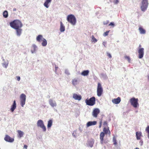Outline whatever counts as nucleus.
<instances>
[{
  "mask_svg": "<svg viewBox=\"0 0 149 149\" xmlns=\"http://www.w3.org/2000/svg\"><path fill=\"white\" fill-rule=\"evenodd\" d=\"M37 125L38 127H40L42 129L43 132L46 131V127L44 125L43 121L42 120H38L37 122Z\"/></svg>",
  "mask_w": 149,
  "mask_h": 149,
  "instance_id": "obj_6",
  "label": "nucleus"
},
{
  "mask_svg": "<svg viewBox=\"0 0 149 149\" xmlns=\"http://www.w3.org/2000/svg\"><path fill=\"white\" fill-rule=\"evenodd\" d=\"M60 30L61 32H63L65 31V26L62 22H60Z\"/></svg>",
  "mask_w": 149,
  "mask_h": 149,
  "instance_id": "obj_20",
  "label": "nucleus"
},
{
  "mask_svg": "<svg viewBox=\"0 0 149 149\" xmlns=\"http://www.w3.org/2000/svg\"><path fill=\"white\" fill-rule=\"evenodd\" d=\"M106 43H106V42H103V43H102V44H103V45L105 47H106Z\"/></svg>",
  "mask_w": 149,
  "mask_h": 149,
  "instance_id": "obj_47",
  "label": "nucleus"
},
{
  "mask_svg": "<svg viewBox=\"0 0 149 149\" xmlns=\"http://www.w3.org/2000/svg\"><path fill=\"white\" fill-rule=\"evenodd\" d=\"M44 38L42 35H39L37 37L36 40L39 42H41Z\"/></svg>",
  "mask_w": 149,
  "mask_h": 149,
  "instance_id": "obj_25",
  "label": "nucleus"
},
{
  "mask_svg": "<svg viewBox=\"0 0 149 149\" xmlns=\"http://www.w3.org/2000/svg\"><path fill=\"white\" fill-rule=\"evenodd\" d=\"M52 120H49L48 121V123L47 125V127L48 128H50L52 125Z\"/></svg>",
  "mask_w": 149,
  "mask_h": 149,
  "instance_id": "obj_29",
  "label": "nucleus"
},
{
  "mask_svg": "<svg viewBox=\"0 0 149 149\" xmlns=\"http://www.w3.org/2000/svg\"><path fill=\"white\" fill-rule=\"evenodd\" d=\"M100 143L102 144L103 143V138L104 136V133L103 132H102L100 134Z\"/></svg>",
  "mask_w": 149,
  "mask_h": 149,
  "instance_id": "obj_24",
  "label": "nucleus"
},
{
  "mask_svg": "<svg viewBox=\"0 0 149 149\" xmlns=\"http://www.w3.org/2000/svg\"><path fill=\"white\" fill-rule=\"evenodd\" d=\"M103 125L106 126H107V123L106 121H105L104 122Z\"/></svg>",
  "mask_w": 149,
  "mask_h": 149,
  "instance_id": "obj_42",
  "label": "nucleus"
},
{
  "mask_svg": "<svg viewBox=\"0 0 149 149\" xmlns=\"http://www.w3.org/2000/svg\"><path fill=\"white\" fill-rule=\"evenodd\" d=\"M103 88L100 84L98 83L97 88V95L99 96H100L103 93Z\"/></svg>",
  "mask_w": 149,
  "mask_h": 149,
  "instance_id": "obj_7",
  "label": "nucleus"
},
{
  "mask_svg": "<svg viewBox=\"0 0 149 149\" xmlns=\"http://www.w3.org/2000/svg\"><path fill=\"white\" fill-rule=\"evenodd\" d=\"M136 139L138 140H140L142 136V133L141 132H136Z\"/></svg>",
  "mask_w": 149,
  "mask_h": 149,
  "instance_id": "obj_23",
  "label": "nucleus"
},
{
  "mask_svg": "<svg viewBox=\"0 0 149 149\" xmlns=\"http://www.w3.org/2000/svg\"><path fill=\"white\" fill-rule=\"evenodd\" d=\"M37 47L35 44H33L32 45L31 49V52L32 54L36 53L37 49Z\"/></svg>",
  "mask_w": 149,
  "mask_h": 149,
  "instance_id": "obj_15",
  "label": "nucleus"
},
{
  "mask_svg": "<svg viewBox=\"0 0 149 149\" xmlns=\"http://www.w3.org/2000/svg\"><path fill=\"white\" fill-rule=\"evenodd\" d=\"M139 144H140V145L141 146H142L143 144V141H142V140H141L140 141H139Z\"/></svg>",
  "mask_w": 149,
  "mask_h": 149,
  "instance_id": "obj_43",
  "label": "nucleus"
},
{
  "mask_svg": "<svg viewBox=\"0 0 149 149\" xmlns=\"http://www.w3.org/2000/svg\"><path fill=\"white\" fill-rule=\"evenodd\" d=\"M113 144L115 145L117 144V142L116 141V139L115 136H114L113 138Z\"/></svg>",
  "mask_w": 149,
  "mask_h": 149,
  "instance_id": "obj_34",
  "label": "nucleus"
},
{
  "mask_svg": "<svg viewBox=\"0 0 149 149\" xmlns=\"http://www.w3.org/2000/svg\"><path fill=\"white\" fill-rule=\"evenodd\" d=\"M16 10V8H14L13 9V11H15Z\"/></svg>",
  "mask_w": 149,
  "mask_h": 149,
  "instance_id": "obj_50",
  "label": "nucleus"
},
{
  "mask_svg": "<svg viewBox=\"0 0 149 149\" xmlns=\"http://www.w3.org/2000/svg\"><path fill=\"white\" fill-rule=\"evenodd\" d=\"M103 131L104 132L105 134L110 133V131L109 129H107L106 128H104L103 129Z\"/></svg>",
  "mask_w": 149,
  "mask_h": 149,
  "instance_id": "obj_33",
  "label": "nucleus"
},
{
  "mask_svg": "<svg viewBox=\"0 0 149 149\" xmlns=\"http://www.w3.org/2000/svg\"><path fill=\"white\" fill-rule=\"evenodd\" d=\"M109 23V21L107 20L106 21H105L103 22V24L104 25H106Z\"/></svg>",
  "mask_w": 149,
  "mask_h": 149,
  "instance_id": "obj_41",
  "label": "nucleus"
},
{
  "mask_svg": "<svg viewBox=\"0 0 149 149\" xmlns=\"http://www.w3.org/2000/svg\"><path fill=\"white\" fill-rule=\"evenodd\" d=\"M18 133V136L19 138H21L23 136L24 134V133L22 131L20 130H18L17 131Z\"/></svg>",
  "mask_w": 149,
  "mask_h": 149,
  "instance_id": "obj_27",
  "label": "nucleus"
},
{
  "mask_svg": "<svg viewBox=\"0 0 149 149\" xmlns=\"http://www.w3.org/2000/svg\"><path fill=\"white\" fill-rule=\"evenodd\" d=\"M52 0H46L44 3V6L47 8H49Z\"/></svg>",
  "mask_w": 149,
  "mask_h": 149,
  "instance_id": "obj_18",
  "label": "nucleus"
},
{
  "mask_svg": "<svg viewBox=\"0 0 149 149\" xmlns=\"http://www.w3.org/2000/svg\"><path fill=\"white\" fill-rule=\"evenodd\" d=\"M10 26L13 28L15 29L19 28H21L23 24L19 20H15L10 23Z\"/></svg>",
  "mask_w": 149,
  "mask_h": 149,
  "instance_id": "obj_1",
  "label": "nucleus"
},
{
  "mask_svg": "<svg viewBox=\"0 0 149 149\" xmlns=\"http://www.w3.org/2000/svg\"><path fill=\"white\" fill-rule=\"evenodd\" d=\"M125 59H127L128 62L130 63V58L129 56H125L124 57Z\"/></svg>",
  "mask_w": 149,
  "mask_h": 149,
  "instance_id": "obj_35",
  "label": "nucleus"
},
{
  "mask_svg": "<svg viewBox=\"0 0 149 149\" xmlns=\"http://www.w3.org/2000/svg\"><path fill=\"white\" fill-rule=\"evenodd\" d=\"M16 107V104L15 100L14 101L13 104L11 106L10 110L13 112Z\"/></svg>",
  "mask_w": 149,
  "mask_h": 149,
  "instance_id": "obj_21",
  "label": "nucleus"
},
{
  "mask_svg": "<svg viewBox=\"0 0 149 149\" xmlns=\"http://www.w3.org/2000/svg\"><path fill=\"white\" fill-rule=\"evenodd\" d=\"M85 102L87 105L93 106L95 103V97H93L88 100L86 99L85 100Z\"/></svg>",
  "mask_w": 149,
  "mask_h": 149,
  "instance_id": "obj_5",
  "label": "nucleus"
},
{
  "mask_svg": "<svg viewBox=\"0 0 149 149\" xmlns=\"http://www.w3.org/2000/svg\"><path fill=\"white\" fill-rule=\"evenodd\" d=\"M141 45H139V47H141Z\"/></svg>",
  "mask_w": 149,
  "mask_h": 149,
  "instance_id": "obj_55",
  "label": "nucleus"
},
{
  "mask_svg": "<svg viewBox=\"0 0 149 149\" xmlns=\"http://www.w3.org/2000/svg\"><path fill=\"white\" fill-rule=\"evenodd\" d=\"M16 30L17 35L18 36H20L22 33V30L21 28H19L15 29Z\"/></svg>",
  "mask_w": 149,
  "mask_h": 149,
  "instance_id": "obj_17",
  "label": "nucleus"
},
{
  "mask_svg": "<svg viewBox=\"0 0 149 149\" xmlns=\"http://www.w3.org/2000/svg\"><path fill=\"white\" fill-rule=\"evenodd\" d=\"M146 130L148 133H149V126H148L146 128Z\"/></svg>",
  "mask_w": 149,
  "mask_h": 149,
  "instance_id": "obj_40",
  "label": "nucleus"
},
{
  "mask_svg": "<svg viewBox=\"0 0 149 149\" xmlns=\"http://www.w3.org/2000/svg\"><path fill=\"white\" fill-rule=\"evenodd\" d=\"M89 72L88 70H84L81 73V74L84 76H87L88 75Z\"/></svg>",
  "mask_w": 149,
  "mask_h": 149,
  "instance_id": "obj_26",
  "label": "nucleus"
},
{
  "mask_svg": "<svg viewBox=\"0 0 149 149\" xmlns=\"http://www.w3.org/2000/svg\"><path fill=\"white\" fill-rule=\"evenodd\" d=\"M139 32L141 34H145L146 33V30L141 26H139Z\"/></svg>",
  "mask_w": 149,
  "mask_h": 149,
  "instance_id": "obj_22",
  "label": "nucleus"
},
{
  "mask_svg": "<svg viewBox=\"0 0 149 149\" xmlns=\"http://www.w3.org/2000/svg\"><path fill=\"white\" fill-rule=\"evenodd\" d=\"M149 5L148 0H142L140 5L141 10L143 12L147 10Z\"/></svg>",
  "mask_w": 149,
  "mask_h": 149,
  "instance_id": "obj_2",
  "label": "nucleus"
},
{
  "mask_svg": "<svg viewBox=\"0 0 149 149\" xmlns=\"http://www.w3.org/2000/svg\"><path fill=\"white\" fill-rule=\"evenodd\" d=\"M107 56L110 58H111V57H112V56L111 55V54L109 53H107Z\"/></svg>",
  "mask_w": 149,
  "mask_h": 149,
  "instance_id": "obj_45",
  "label": "nucleus"
},
{
  "mask_svg": "<svg viewBox=\"0 0 149 149\" xmlns=\"http://www.w3.org/2000/svg\"><path fill=\"white\" fill-rule=\"evenodd\" d=\"M2 65L3 67H4L5 68H6L8 65V64L6 62H4L2 64Z\"/></svg>",
  "mask_w": 149,
  "mask_h": 149,
  "instance_id": "obj_36",
  "label": "nucleus"
},
{
  "mask_svg": "<svg viewBox=\"0 0 149 149\" xmlns=\"http://www.w3.org/2000/svg\"><path fill=\"white\" fill-rule=\"evenodd\" d=\"M58 67H55V70H56H56H57V69H58Z\"/></svg>",
  "mask_w": 149,
  "mask_h": 149,
  "instance_id": "obj_51",
  "label": "nucleus"
},
{
  "mask_svg": "<svg viewBox=\"0 0 149 149\" xmlns=\"http://www.w3.org/2000/svg\"><path fill=\"white\" fill-rule=\"evenodd\" d=\"M120 98L118 97L116 98H114L112 100V102L114 104H118L120 102Z\"/></svg>",
  "mask_w": 149,
  "mask_h": 149,
  "instance_id": "obj_16",
  "label": "nucleus"
},
{
  "mask_svg": "<svg viewBox=\"0 0 149 149\" xmlns=\"http://www.w3.org/2000/svg\"><path fill=\"white\" fill-rule=\"evenodd\" d=\"M73 98L75 100L80 101L81 99V96L80 95L74 93L73 95Z\"/></svg>",
  "mask_w": 149,
  "mask_h": 149,
  "instance_id": "obj_14",
  "label": "nucleus"
},
{
  "mask_svg": "<svg viewBox=\"0 0 149 149\" xmlns=\"http://www.w3.org/2000/svg\"><path fill=\"white\" fill-rule=\"evenodd\" d=\"M109 31H107L106 32L104 33L103 35L104 36H107L108 34Z\"/></svg>",
  "mask_w": 149,
  "mask_h": 149,
  "instance_id": "obj_38",
  "label": "nucleus"
},
{
  "mask_svg": "<svg viewBox=\"0 0 149 149\" xmlns=\"http://www.w3.org/2000/svg\"><path fill=\"white\" fill-rule=\"evenodd\" d=\"M94 143V140L93 139H91L88 140L86 145L88 147L91 148L93 146Z\"/></svg>",
  "mask_w": 149,
  "mask_h": 149,
  "instance_id": "obj_10",
  "label": "nucleus"
},
{
  "mask_svg": "<svg viewBox=\"0 0 149 149\" xmlns=\"http://www.w3.org/2000/svg\"><path fill=\"white\" fill-rule=\"evenodd\" d=\"M135 149H139V148H135Z\"/></svg>",
  "mask_w": 149,
  "mask_h": 149,
  "instance_id": "obj_54",
  "label": "nucleus"
},
{
  "mask_svg": "<svg viewBox=\"0 0 149 149\" xmlns=\"http://www.w3.org/2000/svg\"><path fill=\"white\" fill-rule=\"evenodd\" d=\"M42 41V45L43 46H46L47 44L46 40L45 38H44V39H43Z\"/></svg>",
  "mask_w": 149,
  "mask_h": 149,
  "instance_id": "obj_31",
  "label": "nucleus"
},
{
  "mask_svg": "<svg viewBox=\"0 0 149 149\" xmlns=\"http://www.w3.org/2000/svg\"><path fill=\"white\" fill-rule=\"evenodd\" d=\"M16 77L17 78V80L18 81H19L20 79V77L19 76H17Z\"/></svg>",
  "mask_w": 149,
  "mask_h": 149,
  "instance_id": "obj_46",
  "label": "nucleus"
},
{
  "mask_svg": "<svg viewBox=\"0 0 149 149\" xmlns=\"http://www.w3.org/2000/svg\"><path fill=\"white\" fill-rule=\"evenodd\" d=\"M72 135L74 137H76V136L74 134V133H73L72 134Z\"/></svg>",
  "mask_w": 149,
  "mask_h": 149,
  "instance_id": "obj_52",
  "label": "nucleus"
},
{
  "mask_svg": "<svg viewBox=\"0 0 149 149\" xmlns=\"http://www.w3.org/2000/svg\"><path fill=\"white\" fill-rule=\"evenodd\" d=\"M102 125V121H101L100 123V125L99 126V127L100 128L101 127V126Z\"/></svg>",
  "mask_w": 149,
  "mask_h": 149,
  "instance_id": "obj_48",
  "label": "nucleus"
},
{
  "mask_svg": "<svg viewBox=\"0 0 149 149\" xmlns=\"http://www.w3.org/2000/svg\"><path fill=\"white\" fill-rule=\"evenodd\" d=\"M4 140L5 141L9 142L12 143L14 141V139L11 138L8 135H6L4 138Z\"/></svg>",
  "mask_w": 149,
  "mask_h": 149,
  "instance_id": "obj_12",
  "label": "nucleus"
},
{
  "mask_svg": "<svg viewBox=\"0 0 149 149\" xmlns=\"http://www.w3.org/2000/svg\"><path fill=\"white\" fill-rule=\"evenodd\" d=\"M109 26H112V27H114L115 25V24L113 22H111L109 24Z\"/></svg>",
  "mask_w": 149,
  "mask_h": 149,
  "instance_id": "obj_37",
  "label": "nucleus"
},
{
  "mask_svg": "<svg viewBox=\"0 0 149 149\" xmlns=\"http://www.w3.org/2000/svg\"><path fill=\"white\" fill-rule=\"evenodd\" d=\"M49 104L52 107H54L56 106L57 104L55 101L51 99L49 100Z\"/></svg>",
  "mask_w": 149,
  "mask_h": 149,
  "instance_id": "obj_13",
  "label": "nucleus"
},
{
  "mask_svg": "<svg viewBox=\"0 0 149 149\" xmlns=\"http://www.w3.org/2000/svg\"><path fill=\"white\" fill-rule=\"evenodd\" d=\"M72 84L74 86H76L78 83V79L76 78H74L72 80Z\"/></svg>",
  "mask_w": 149,
  "mask_h": 149,
  "instance_id": "obj_28",
  "label": "nucleus"
},
{
  "mask_svg": "<svg viewBox=\"0 0 149 149\" xmlns=\"http://www.w3.org/2000/svg\"><path fill=\"white\" fill-rule=\"evenodd\" d=\"M67 21L73 26L75 25L76 23V19L74 16L70 14L67 16Z\"/></svg>",
  "mask_w": 149,
  "mask_h": 149,
  "instance_id": "obj_3",
  "label": "nucleus"
},
{
  "mask_svg": "<svg viewBox=\"0 0 149 149\" xmlns=\"http://www.w3.org/2000/svg\"><path fill=\"white\" fill-rule=\"evenodd\" d=\"M100 112V110L98 108L94 109L92 112V116L95 118L97 117L98 114Z\"/></svg>",
  "mask_w": 149,
  "mask_h": 149,
  "instance_id": "obj_9",
  "label": "nucleus"
},
{
  "mask_svg": "<svg viewBox=\"0 0 149 149\" xmlns=\"http://www.w3.org/2000/svg\"><path fill=\"white\" fill-rule=\"evenodd\" d=\"M144 49L143 48H140L138 50L139 58H141L143 56L144 54Z\"/></svg>",
  "mask_w": 149,
  "mask_h": 149,
  "instance_id": "obj_11",
  "label": "nucleus"
},
{
  "mask_svg": "<svg viewBox=\"0 0 149 149\" xmlns=\"http://www.w3.org/2000/svg\"><path fill=\"white\" fill-rule=\"evenodd\" d=\"M65 73L68 75H69L70 74L69 71L68 70H65Z\"/></svg>",
  "mask_w": 149,
  "mask_h": 149,
  "instance_id": "obj_39",
  "label": "nucleus"
},
{
  "mask_svg": "<svg viewBox=\"0 0 149 149\" xmlns=\"http://www.w3.org/2000/svg\"><path fill=\"white\" fill-rule=\"evenodd\" d=\"M27 146L26 145H24V148H25L26 149H27Z\"/></svg>",
  "mask_w": 149,
  "mask_h": 149,
  "instance_id": "obj_49",
  "label": "nucleus"
},
{
  "mask_svg": "<svg viewBox=\"0 0 149 149\" xmlns=\"http://www.w3.org/2000/svg\"><path fill=\"white\" fill-rule=\"evenodd\" d=\"M148 139H149V133H148Z\"/></svg>",
  "mask_w": 149,
  "mask_h": 149,
  "instance_id": "obj_53",
  "label": "nucleus"
},
{
  "mask_svg": "<svg viewBox=\"0 0 149 149\" xmlns=\"http://www.w3.org/2000/svg\"><path fill=\"white\" fill-rule=\"evenodd\" d=\"M26 95L24 93L21 94L20 96V104L22 107H24L25 104Z\"/></svg>",
  "mask_w": 149,
  "mask_h": 149,
  "instance_id": "obj_8",
  "label": "nucleus"
},
{
  "mask_svg": "<svg viewBox=\"0 0 149 149\" xmlns=\"http://www.w3.org/2000/svg\"><path fill=\"white\" fill-rule=\"evenodd\" d=\"M3 15L4 17L6 18L8 16V13L7 10H5L3 13Z\"/></svg>",
  "mask_w": 149,
  "mask_h": 149,
  "instance_id": "obj_30",
  "label": "nucleus"
},
{
  "mask_svg": "<svg viewBox=\"0 0 149 149\" xmlns=\"http://www.w3.org/2000/svg\"><path fill=\"white\" fill-rule=\"evenodd\" d=\"M92 40L91 41L94 43H95L97 41V40L95 38L93 35H92L91 36Z\"/></svg>",
  "mask_w": 149,
  "mask_h": 149,
  "instance_id": "obj_32",
  "label": "nucleus"
},
{
  "mask_svg": "<svg viewBox=\"0 0 149 149\" xmlns=\"http://www.w3.org/2000/svg\"><path fill=\"white\" fill-rule=\"evenodd\" d=\"M138 101L137 98H136L134 97L131 98L129 100L131 104L135 108H136L139 106Z\"/></svg>",
  "mask_w": 149,
  "mask_h": 149,
  "instance_id": "obj_4",
  "label": "nucleus"
},
{
  "mask_svg": "<svg viewBox=\"0 0 149 149\" xmlns=\"http://www.w3.org/2000/svg\"><path fill=\"white\" fill-rule=\"evenodd\" d=\"M116 0L115 1L113 2L114 4H117L119 2V1L118 0Z\"/></svg>",
  "mask_w": 149,
  "mask_h": 149,
  "instance_id": "obj_44",
  "label": "nucleus"
},
{
  "mask_svg": "<svg viewBox=\"0 0 149 149\" xmlns=\"http://www.w3.org/2000/svg\"><path fill=\"white\" fill-rule=\"evenodd\" d=\"M97 121H89L86 124V126L87 127H88L90 126L94 125L96 124Z\"/></svg>",
  "mask_w": 149,
  "mask_h": 149,
  "instance_id": "obj_19",
  "label": "nucleus"
}]
</instances>
